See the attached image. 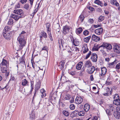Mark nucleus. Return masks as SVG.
Segmentation results:
<instances>
[{
  "label": "nucleus",
  "instance_id": "f257e3e1",
  "mask_svg": "<svg viewBox=\"0 0 120 120\" xmlns=\"http://www.w3.org/2000/svg\"><path fill=\"white\" fill-rule=\"evenodd\" d=\"M17 40L20 45V49H22L26 43V41L24 36L22 35L19 36L17 38Z\"/></svg>",
  "mask_w": 120,
  "mask_h": 120
},
{
  "label": "nucleus",
  "instance_id": "f03ea898",
  "mask_svg": "<svg viewBox=\"0 0 120 120\" xmlns=\"http://www.w3.org/2000/svg\"><path fill=\"white\" fill-rule=\"evenodd\" d=\"M115 110V107L113 105L110 104L108 105V109H106V112L108 115H110L114 112Z\"/></svg>",
  "mask_w": 120,
  "mask_h": 120
},
{
  "label": "nucleus",
  "instance_id": "7ed1b4c3",
  "mask_svg": "<svg viewBox=\"0 0 120 120\" xmlns=\"http://www.w3.org/2000/svg\"><path fill=\"white\" fill-rule=\"evenodd\" d=\"M3 35L5 39L8 40L11 38L12 35L11 32H4L3 33Z\"/></svg>",
  "mask_w": 120,
  "mask_h": 120
},
{
  "label": "nucleus",
  "instance_id": "20e7f679",
  "mask_svg": "<svg viewBox=\"0 0 120 120\" xmlns=\"http://www.w3.org/2000/svg\"><path fill=\"white\" fill-rule=\"evenodd\" d=\"M114 100L113 101V103L117 105H120V99L118 94H115L114 96Z\"/></svg>",
  "mask_w": 120,
  "mask_h": 120
},
{
  "label": "nucleus",
  "instance_id": "39448f33",
  "mask_svg": "<svg viewBox=\"0 0 120 120\" xmlns=\"http://www.w3.org/2000/svg\"><path fill=\"white\" fill-rule=\"evenodd\" d=\"M113 49L115 52L118 54L120 53V46L116 44L113 45Z\"/></svg>",
  "mask_w": 120,
  "mask_h": 120
},
{
  "label": "nucleus",
  "instance_id": "423d86ee",
  "mask_svg": "<svg viewBox=\"0 0 120 120\" xmlns=\"http://www.w3.org/2000/svg\"><path fill=\"white\" fill-rule=\"evenodd\" d=\"M112 89L111 88L107 87L106 89V92L103 94V95L105 96H108L111 95L112 92Z\"/></svg>",
  "mask_w": 120,
  "mask_h": 120
},
{
  "label": "nucleus",
  "instance_id": "0eeeda50",
  "mask_svg": "<svg viewBox=\"0 0 120 120\" xmlns=\"http://www.w3.org/2000/svg\"><path fill=\"white\" fill-rule=\"evenodd\" d=\"M95 70V68L94 66H91V67L88 68L86 70V71L88 73L91 74L93 73Z\"/></svg>",
  "mask_w": 120,
  "mask_h": 120
},
{
  "label": "nucleus",
  "instance_id": "6e6552de",
  "mask_svg": "<svg viewBox=\"0 0 120 120\" xmlns=\"http://www.w3.org/2000/svg\"><path fill=\"white\" fill-rule=\"evenodd\" d=\"M91 38L92 41L95 42L99 41L100 39V38L99 36H97L94 34L92 35Z\"/></svg>",
  "mask_w": 120,
  "mask_h": 120
},
{
  "label": "nucleus",
  "instance_id": "1a4fd4ad",
  "mask_svg": "<svg viewBox=\"0 0 120 120\" xmlns=\"http://www.w3.org/2000/svg\"><path fill=\"white\" fill-rule=\"evenodd\" d=\"M97 58L98 56L96 54L94 53L92 54L91 59L93 62H96L97 61Z\"/></svg>",
  "mask_w": 120,
  "mask_h": 120
},
{
  "label": "nucleus",
  "instance_id": "9d476101",
  "mask_svg": "<svg viewBox=\"0 0 120 120\" xmlns=\"http://www.w3.org/2000/svg\"><path fill=\"white\" fill-rule=\"evenodd\" d=\"M105 48L106 49L107 51H109V50H110L112 48V46L111 45L108 43L105 42Z\"/></svg>",
  "mask_w": 120,
  "mask_h": 120
},
{
  "label": "nucleus",
  "instance_id": "9b49d317",
  "mask_svg": "<svg viewBox=\"0 0 120 120\" xmlns=\"http://www.w3.org/2000/svg\"><path fill=\"white\" fill-rule=\"evenodd\" d=\"M70 27L67 25H66L63 28V31L65 34L68 33L69 31Z\"/></svg>",
  "mask_w": 120,
  "mask_h": 120
},
{
  "label": "nucleus",
  "instance_id": "f8f14e48",
  "mask_svg": "<svg viewBox=\"0 0 120 120\" xmlns=\"http://www.w3.org/2000/svg\"><path fill=\"white\" fill-rule=\"evenodd\" d=\"M83 101L82 98L81 97H77L75 99V102L76 104H79L82 103Z\"/></svg>",
  "mask_w": 120,
  "mask_h": 120
},
{
  "label": "nucleus",
  "instance_id": "ddd939ff",
  "mask_svg": "<svg viewBox=\"0 0 120 120\" xmlns=\"http://www.w3.org/2000/svg\"><path fill=\"white\" fill-rule=\"evenodd\" d=\"M103 29L101 27L98 28L94 32L95 34L98 35L101 34L103 32Z\"/></svg>",
  "mask_w": 120,
  "mask_h": 120
},
{
  "label": "nucleus",
  "instance_id": "4468645a",
  "mask_svg": "<svg viewBox=\"0 0 120 120\" xmlns=\"http://www.w3.org/2000/svg\"><path fill=\"white\" fill-rule=\"evenodd\" d=\"M11 16V18L13 19L16 21H18L20 18L22 17L21 16H19L18 15L14 14H12Z\"/></svg>",
  "mask_w": 120,
  "mask_h": 120
},
{
  "label": "nucleus",
  "instance_id": "2eb2a0df",
  "mask_svg": "<svg viewBox=\"0 0 120 120\" xmlns=\"http://www.w3.org/2000/svg\"><path fill=\"white\" fill-rule=\"evenodd\" d=\"M14 13L15 14H18L21 16L23 14L22 10L21 9L15 10L14 11Z\"/></svg>",
  "mask_w": 120,
  "mask_h": 120
},
{
  "label": "nucleus",
  "instance_id": "dca6fc26",
  "mask_svg": "<svg viewBox=\"0 0 120 120\" xmlns=\"http://www.w3.org/2000/svg\"><path fill=\"white\" fill-rule=\"evenodd\" d=\"M1 67V71L2 73H5L8 71V65L5 67L0 66Z\"/></svg>",
  "mask_w": 120,
  "mask_h": 120
},
{
  "label": "nucleus",
  "instance_id": "f3484780",
  "mask_svg": "<svg viewBox=\"0 0 120 120\" xmlns=\"http://www.w3.org/2000/svg\"><path fill=\"white\" fill-rule=\"evenodd\" d=\"M65 63V62L63 60H62L60 62L58 66L59 67L60 70H62L63 68H64Z\"/></svg>",
  "mask_w": 120,
  "mask_h": 120
},
{
  "label": "nucleus",
  "instance_id": "a211bd4d",
  "mask_svg": "<svg viewBox=\"0 0 120 120\" xmlns=\"http://www.w3.org/2000/svg\"><path fill=\"white\" fill-rule=\"evenodd\" d=\"M88 50L87 45H85L82 47V51L83 53H86L88 51Z\"/></svg>",
  "mask_w": 120,
  "mask_h": 120
},
{
  "label": "nucleus",
  "instance_id": "6ab92c4d",
  "mask_svg": "<svg viewBox=\"0 0 120 120\" xmlns=\"http://www.w3.org/2000/svg\"><path fill=\"white\" fill-rule=\"evenodd\" d=\"M102 73L101 74V76L102 77H103L105 75V74L107 71V69L105 67H103L101 68Z\"/></svg>",
  "mask_w": 120,
  "mask_h": 120
},
{
  "label": "nucleus",
  "instance_id": "aec40b11",
  "mask_svg": "<svg viewBox=\"0 0 120 120\" xmlns=\"http://www.w3.org/2000/svg\"><path fill=\"white\" fill-rule=\"evenodd\" d=\"M91 66H92V64L90 61L88 60L85 62L84 67H85V68L87 67L88 68L91 67Z\"/></svg>",
  "mask_w": 120,
  "mask_h": 120
},
{
  "label": "nucleus",
  "instance_id": "412c9836",
  "mask_svg": "<svg viewBox=\"0 0 120 120\" xmlns=\"http://www.w3.org/2000/svg\"><path fill=\"white\" fill-rule=\"evenodd\" d=\"M110 3L111 4L114 5L117 7H119L120 6L119 4L116 0H111Z\"/></svg>",
  "mask_w": 120,
  "mask_h": 120
},
{
  "label": "nucleus",
  "instance_id": "4be33fe9",
  "mask_svg": "<svg viewBox=\"0 0 120 120\" xmlns=\"http://www.w3.org/2000/svg\"><path fill=\"white\" fill-rule=\"evenodd\" d=\"M8 63L7 60L4 59H3L2 62L0 64V66H8Z\"/></svg>",
  "mask_w": 120,
  "mask_h": 120
},
{
  "label": "nucleus",
  "instance_id": "5701e85b",
  "mask_svg": "<svg viewBox=\"0 0 120 120\" xmlns=\"http://www.w3.org/2000/svg\"><path fill=\"white\" fill-rule=\"evenodd\" d=\"M83 63L82 62H79L76 65V69L78 70L81 69L83 65Z\"/></svg>",
  "mask_w": 120,
  "mask_h": 120
},
{
  "label": "nucleus",
  "instance_id": "b1692460",
  "mask_svg": "<svg viewBox=\"0 0 120 120\" xmlns=\"http://www.w3.org/2000/svg\"><path fill=\"white\" fill-rule=\"evenodd\" d=\"M84 110L86 112L88 111L90 109V105L87 103H86L85 104L84 106Z\"/></svg>",
  "mask_w": 120,
  "mask_h": 120
},
{
  "label": "nucleus",
  "instance_id": "393cba45",
  "mask_svg": "<svg viewBox=\"0 0 120 120\" xmlns=\"http://www.w3.org/2000/svg\"><path fill=\"white\" fill-rule=\"evenodd\" d=\"M40 82H38L35 87V91L36 92H38V90L40 88Z\"/></svg>",
  "mask_w": 120,
  "mask_h": 120
},
{
  "label": "nucleus",
  "instance_id": "a878e982",
  "mask_svg": "<svg viewBox=\"0 0 120 120\" xmlns=\"http://www.w3.org/2000/svg\"><path fill=\"white\" fill-rule=\"evenodd\" d=\"M11 28L9 26H6L4 28V31H5V32H11V31H10V30H11Z\"/></svg>",
  "mask_w": 120,
  "mask_h": 120
},
{
  "label": "nucleus",
  "instance_id": "bb28decb",
  "mask_svg": "<svg viewBox=\"0 0 120 120\" xmlns=\"http://www.w3.org/2000/svg\"><path fill=\"white\" fill-rule=\"evenodd\" d=\"M94 3L100 5L101 7L103 6V4L99 0H96L94 1Z\"/></svg>",
  "mask_w": 120,
  "mask_h": 120
},
{
  "label": "nucleus",
  "instance_id": "cd10ccee",
  "mask_svg": "<svg viewBox=\"0 0 120 120\" xmlns=\"http://www.w3.org/2000/svg\"><path fill=\"white\" fill-rule=\"evenodd\" d=\"M30 118L31 120H33L35 117V112L33 111H32L31 113L30 114Z\"/></svg>",
  "mask_w": 120,
  "mask_h": 120
},
{
  "label": "nucleus",
  "instance_id": "c85d7f7f",
  "mask_svg": "<svg viewBox=\"0 0 120 120\" xmlns=\"http://www.w3.org/2000/svg\"><path fill=\"white\" fill-rule=\"evenodd\" d=\"M114 115L115 117L117 119H119L120 118V115L116 112H114Z\"/></svg>",
  "mask_w": 120,
  "mask_h": 120
},
{
  "label": "nucleus",
  "instance_id": "c756f323",
  "mask_svg": "<svg viewBox=\"0 0 120 120\" xmlns=\"http://www.w3.org/2000/svg\"><path fill=\"white\" fill-rule=\"evenodd\" d=\"M40 34L43 36V37L45 38H46L47 37V34L44 31H41Z\"/></svg>",
  "mask_w": 120,
  "mask_h": 120
},
{
  "label": "nucleus",
  "instance_id": "7c9ffc66",
  "mask_svg": "<svg viewBox=\"0 0 120 120\" xmlns=\"http://www.w3.org/2000/svg\"><path fill=\"white\" fill-rule=\"evenodd\" d=\"M117 62V60L116 59L113 62H112L109 63V66H114L115 64H116Z\"/></svg>",
  "mask_w": 120,
  "mask_h": 120
},
{
  "label": "nucleus",
  "instance_id": "2f4dec72",
  "mask_svg": "<svg viewBox=\"0 0 120 120\" xmlns=\"http://www.w3.org/2000/svg\"><path fill=\"white\" fill-rule=\"evenodd\" d=\"M79 111L78 110H75L72 112L71 114L73 115V117L79 115Z\"/></svg>",
  "mask_w": 120,
  "mask_h": 120
},
{
  "label": "nucleus",
  "instance_id": "473e14b6",
  "mask_svg": "<svg viewBox=\"0 0 120 120\" xmlns=\"http://www.w3.org/2000/svg\"><path fill=\"white\" fill-rule=\"evenodd\" d=\"M82 31V28L81 27H79L76 30V32L77 34H80Z\"/></svg>",
  "mask_w": 120,
  "mask_h": 120
},
{
  "label": "nucleus",
  "instance_id": "72a5a7b5",
  "mask_svg": "<svg viewBox=\"0 0 120 120\" xmlns=\"http://www.w3.org/2000/svg\"><path fill=\"white\" fill-rule=\"evenodd\" d=\"M28 82L26 79H24L22 81V86H25L26 85Z\"/></svg>",
  "mask_w": 120,
  "mask_h": 120
},
{
  "label": "nucleus",
  "instance_id": "f704fd0d",
  "mask_svg": "<svg viewBox=\"0 0 120 120\" xmlns=\"http://www.w3.org/2000/svg\"><path fill=\"white\" fill-rule=\"evenodd\" d=\"M85 69V67L84 66L83 67L82 69L80 71V73H79V75L80 76L82 75L84 73V71Z\"/></svg>",
  "mask_w": 120,
  "mask_h": 120
},
{
  "label": "nucleus",
  "instance_id": "c9c22d12",
  "mask_svg": "<svg viewBox=\"0 0 120 120\" xmlns=\"http://www.w3.org/2000/svg\"><path fill=\"white\" fill-rule=\"evenodd\" d=\"M84 18V17L82 15H81L79 16V20L81 22H82Z\"/></svg>",
  "mask_w": 120,
  "mask_h": 120
},
{
  "label": "nucleus",
  "instance_id": "e433bc0d",
  "mask_svg": "<svg viewBox=\"0 0 120 120\" xmlns=\"http://www.w3.org/2000/svg\"><path fill=\"white\" fill-rule=\"evenodd\" d=\"M91 37L90 36H89L87 37L84 38L83 40L86 42H88Z\"/></svg>",
  "mask_w": 120,
  "mask_h": 120
},
{
  "label": "nucleus",
  "instance_id": "4c0bfd02",
  "mask_svg": "<svg viewBox=\"0 0 120 120\" xmlns=\"http://www.w3.org/2000/svg\"><path fill=\"white\" fill-rule=\"evenodd\" d=\"M45 24L47 28V30L49 31L51 30V29L50 28V24L49 23H47Z\"/></svg>",
  "mask_w": 120,
  "mask_h": 120
},
{
  "label": "nucleus",
  "instance_id": "58836bf2",
  "mask_svg": "<svg viewBox=\"0 0 120 120\" xmlns=\"http://www.w3.org/2000/svg\"><path fill=\"white\" fill-rule=\"evenodd\" d=\"M13 20L12 18H10L9 19L8 21V24L9 25H11L13 24Z\"/></svg>",
  "mask_w": 120,
  "mask_h": 120
},
{
  "label": "nucleus",
  "instance_id": "ea45409f",
  "mask_svg": "<svg viewBox=\"0 0 120 120\" xmlns=\"http://www.w3.org/2000/svg\"><path fill=\"white\" fill-rule=\"evenodd\" d=\"M63 114L66 116H68L69 115V113L66 110H64L63 112Z\"/></svg>",
  "mask_w": 120,
  "mask_h": 120
},
{
  "label": "nucleus",
  "instance_id": "a19ab883",
  "mask_svg": "<svg viewBox=\"0 0 120 120\" xmlns=\"http://www.w3.org/2000/svg\"><path fill=\"white\" fill-rule=\"evenodd\" d=\"M85 113L84 111H79L78 115L79 116H84Z\"/></svg>",
  "mask_w": 120,
  "mask_h": 120
},
{
  "label": "nucleus",
  "instance_id": "79ce46f5",
  "mask_svg": "<svg viewBox=\"0 0 120 120\" xmlns=\"http://www.w3.org/2000/svg\"><path fill=\"white\" fill-rule=\"evenodd\" d=\"M98 118L97 116H94L92 118H89L87 120H98Z\"/></svg>",
  "mask_w": 120,
  "mask_h": 120
},
{
  "label": "nucleus",
  "instance_id": "37998d69",
  "mask_svg": "<svg viewBox=\"0 0 120 120\" xmlns=\"http://www.w3.org/2000/svg\"><path fill=\"white\" fill-rule=\"evenodd\" d=\"M98 45H97V46H94L92 49V50L93 51H98L99 49L98 47Z\"/></svg>",
  "mask_w": 120,
  "mask_h": 120
},
{
  "label": "nucleus",
  "instance_id": "c03bdc74",
  "mask_svg": "<svg viewBox=\"0 0 120 120\" xmlns=\"http://www.w3.org/2000/svg\"><path fill=\"white\" fill-rule=\"evenodd\" d=\"M92 54L91 52L90 51L88 53V54H87V55H86L85 59H87L91 55V54Z\"/></svg>",
  "mask_w": 120,
  "mask_h": 120
},
{
  "label": "nucleus",
  "instance_id": "a18cd8bd",
  "mask_svg": "<svg viewBox=\"0 0 120 120\" xmlns=\"http://www.w3.org/2000/svg\"><path fill=\"white\" fill-rule=\"evenodd\" d=\"M105 18V17L104 16H101L98 18V21L99 22H101Z\"/></svg>",
  "mask_w": 120,
  "mask_h": 120
},
{
  "label": "nucleus",
  "instance_id": "49530a36",
  "mask_svg": "<svg viewBox=\"0 0 120 120\" xmlns=\"http://www.w3.org/2000/svg\"><path fill=\"white\" fill-rule=\"evenodd\" d=\"M116 111H115L116 112L119 113L120 115V107L118 106L116 108Z\"/></svg>",
  "mask_w": 120,
  "mask_h": 120
},
{
  "label": "nucleus",
  "instance_id": "de8ad7c7",
  "mask_svg": "<svg viewBox=\"0 0 120 120\" xmlns=\"http://www.w3.org/2000/svg\"><path fill=\"white\" fill-rule=\"evenodd\" d=\"M70 108L71 109L73 110L75 109V106L73 104H71L70 105Z\"/></svg>",
  "mask_w": 120,
  "mask_h": 120
},
{
  "label": "nucleus",
  "instance_id": "09e8293b",
  "mask_svg": "<svg viewBox=\"0 0 120 120\" xmlns=\"http://www.w3.org/2000/svg\"><path fill=\"white\" fill-rule=\"evenodd\" d=\"M70 97V95L68 94H66L65 96V98L66 100H69Z\"/></svg>",
  "mask_w": 120,
  "mask_h": 120
},
{
  "label": "nucleus",
  "instance_id": "8fccbe9b",
  "mask_svg": "<svg viewBox=\"0 0 120 120\" xmlns=\"http://www.w3.org/2000/svg\"><path fill=\"white\" fill-rule=\"evenodd\" d=\"M19 91L21 92V93H23L25 92V88H20L19 89Z\"/></svg>",
  "mask_w": 120,
  "mask_h": 120
},
{
  "label": "nucleus",
  "instance_id": "3c124183",
  "mask_svg": "<svg viewBox=\"0 0 120 120\" xmlns=\"http://www.w3.org/2000/svg\"><path fill=\"white\" fill-rule=\"evenodd\" d=\"M100 51L101 52L102 54L104 56H106V53L104 51V49H101L100 50Z\"/></svg>",
  "mask_w": 120,
  "mask_h": 120
},
{
  "label": "nucleus",
  "instance_id": "603ef678",
  "mask_svg": "<svg viewBox=\"0 0 120 120\" xmlns=\"http://www.w3.org/2000/svg\"><path fill=\"white\" fill-rule=\"evenodd\" d=\"M29 6L28 4H26L24 5V8L27 10H28L29 8Z\"/></svg>",
  "mask_w": 120,
  "mask_h": 120
},
{
  "label": "nucleus",
  "instance_id": "864d4df0",
  "mask_svg": "<svg viewBox=\"0 0 120 120\" xmlns=\"http://www.w3.org/2000/svg\"><path fill=\"white\" fill-rule=\"evenodd\" d=\"M89 33V32L87 30L84 31L83 32V34L85 35H88Z\"/></svg>",
  "mask_w": 120,
  "mask_h": 120
},
{
  "label": "nucleus",
  "instance_id": "5fc2aeb1",
  "mask_svg": "<svg viewBox=\"0 0 120 120\" xmlns=\"http://www.w3.org/2000/svg\"><path fill=\"white\" fill-rule=\"evenodd\" d=\"M98 103L101 106H102V105L103 104V102L102 100H100L99 101H98Z\"/></svg>",
  "mask_w": 120,
  "mask_h": 120
},
{
  "label": "nucleus",
  "instance_id": "6e6d98bb",
  "mask_svg": "<svg viewBox=\"0 0 120 120\" xmlns=\"http://www.w3.org/2000/svg\"><path fill=\"white\" fill-rule=\"evenodd\" d=\"M29 3L30 4L31 7H32L33 4L34 0H29Z\"/></svg>",
  "mask_w": 120,
  "mask_h": 120
},
{
  "label": "nucleus",
  "instance_id": "4d7b16f0",
  "mask_svg": "<svg viewBox=\"0 0 120 120\" xmlns=\"http://www.w3.org/2000/svg\"><path fill=\"white\" fill-rule=\"evenodd\" d=\"M87 8L92 11L94 10V8L91 6H89L87 7Z\"/></svg>",
  "mask_w": 120,
  "mask_h": 120
},
{
  "label": "nucleus",
  "instance_id": "13d9d810",
  "mask_svg": "<svg viewBox=\"0 0 120 120\" xmlns=\"http://www.w3.org/2000/svg\"><path fill=\"white\" fill-rule=\"evenodd\" d=\"M94 20L93 19H89L88 20V22L90 23H92L94 22Z\"/></svg>",
  "mask_w": 120,
  "mask_h": 120
},
{
  "label": "nucleus",
  "instance_id": "bf43d9fd",
  "mask_svg": "<svg viewBox=\"0 0 120 120\" xmlns=\"http://www.w3.org/2000/svg\"><path fill=\"white\" fill-rule=\"evenodd\" d=\"M69 73L70 74L73 76L75 75L76 74V72L75 71H69Z\"/></svg>",
  "mask_w": 120,
  "mask_h": 120
},
{
  "label": "nucleus",
  "instance_id": "052dcab7",
  "mask_svg": "<svg viewBox=\"0 0 120 120\" xmlns=\"http://www.w3.org/2000/svg\"><path fill=\"white\" fill-rule=\"evenodd\" d=\"M116 68L118 69H120V62L116 65Z\"/></svg>",
  "mask_w": 120,
  "mask_h": 120
},
{
  "label": "nucleus",
  "instance_id": "680f3d73",
  "mask_svg": "<svg viewBox=\"0 0 120 120\" xmlns=\"http://www.w3.org/2000/svg\"><path fill=\"white\" fill-rule=\"evenodd\" d=\"M5 73V76L6 77V78H7L8 76L9 75V71Z\"/></svg>",
  "mask_w": 120,
  "mask_h": 120
},
{
  "label": "nucleus",
  "instance_id": "e2e57ef3",
  "mask_svg": "<svg viewBox=\"0 0 120 120\" xmlns=\"http://www.w3.org/2000/svg\"><path fill=\"white\" fill-rule=\"evenodd\" d=\"M41 95V96L42 98H44L45 97L46 95V94L45 92L42 93Z\"/></svg>",
  "mask_w": 120,
  "mask_h": 120
},
{
  "label": "nucleus",
  "instance_id": "0e129e2a",
  "mask_svg": "<svg viewBox=\"0 0 120 120\" xmlns=\"http://www.w3.org/2000/svg\"><path fill=\"white\" fill-rule=\"evenodd\" d=\"M48 47L47 46H44L42 49V50H45L48 52Z\"/></svg>",
  "mask_w": 120,
  "mask_h": 120
},
{
  "label": "nucleus",
  "instance_id": "69168bd1",
  "mask_svg": "<svg viewBox=\"0 0 120 120\" xmlns=\"http://www.w3.org/2000/svg\"><path fill=\"white\" fill-rule=\"evenodd\" d=\"M20 4L19 3H18L15 6V8H20Z\"/></svg>",
  "mask_w": 120,
  "mask_h": 120
},
{
  "label": "nucleus",
  "instance_id": "338daca9",
  "mask_svg": "<svg viewBox=\"0 0 120 120\" xmlns=\"http://www.w3.org/2000/svg\"><path fill=\"white\" fill-rule=\"evenodd\" d=\"M105 42H103L101 45L99 46L98 47L99 49L100 48L102 47H103L104 49H105Z\"/></svg>",
  "mask_w": 120,
  "mask_h": 120
},
{
  "label": "nucleus",
  "instance_id": "774afa93",
  "mask_svg": "<svg viewBox=\"0 0 120 120\" xmlns=\"http://www.w3.org/2000/svg\"><path fill=\"white\" fill-rule=\"evenodd\" d=\"M27 0H21L20 2L22 4L26 3L27 1Z\"/></svg>",
  "mask_w": 120,
  "mask_h": 120
}]
</instances>
